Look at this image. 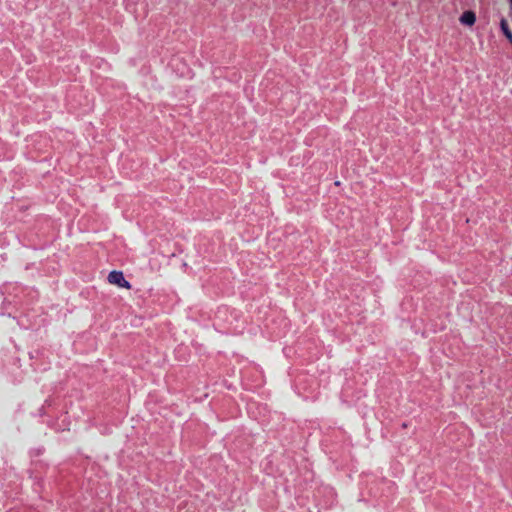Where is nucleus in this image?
Listing matches in <instances>:
<instances>
[{"label": "nucleus", "instance_id": "7ed1b4c3", "mask_svg": "<svg viewBox=\"0 0 512 512\" xmlns=\"http://www.w3.org/2000/svg\"><path fill=\"white\" fill-rule=\"evenodd\" d=\"M501 30L506 36V38L509 40V42L512 44V32L509 28L508 22L505 19H502L500 22Z\"/></svg>", "mask_w": 512, "mask_h": 512}, {"label": "nucleus", "instance_id": "f257e3e1", "mask_svg": "<svg viewBox=\"0 0 512 512\" xmlns=\"http://www.w3.org/2000/svg\"><path fill=\"white\" fill-rule=\"evenodd\" d=\"M108 281L110 284L117 285L122 288L130 289V283L125 280L124 275L121 271H111L108 275Z\"/></svg>", "mask_w": 512, "mask_h": 512}, {"label": "nucleus", "instance_id": "f03ea898", "mask_svg": "<svg viewBox=\"0 0 512 512\" xmlns=\"http://www.w3.org/2000/svg\"><path fill=\"white\" fill-rule=\"evenodd\" d=\"M475 21L476 15L473 11H465L460 17V22L464 25L472 26Z\"/></svg>", "mask_w": 512, "mask_h": 512}]
</instances>
